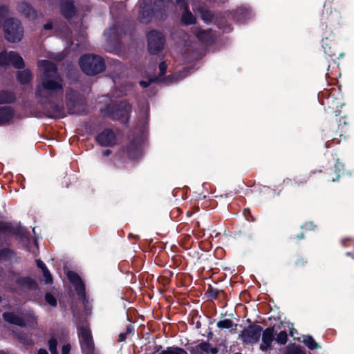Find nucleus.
I'll use <instances>...</instances> for the list:
<instances>
[{"label": "nucleus", "mask_w": 354, "mask_h": 354, "mask_svg": "<svg viewBox=\"0 0 354 354\" xmlns=\"http://www.w3.org/2000/svg\"><path fill=\"white\" fill-rule=\"evenodd\" d=\"M67 277L69 281L73 285L79 299L84 301L86 299V288L80 276L74 271H68Z\"/></svg>", "instance_id": "f3484780"}, {"label": "nucleus", "mask_w": 354, "mask_h": 354, "mask_svg": "<svg viewBox=\"0 0 354 354\" xmlns=\"http://www.w3.org/2000/svg\"><path fill=\"white\" fill-rule=\"evenodd\" d=\"M12 64L17 69H22L25 63L22 57L15 51L7 52L6 50L0 53V66H6Z\"/></svg>", "instance_id": "ddd939ff"}, {"label": "nucleus", "mask_w": 354, "mask_h": 354, "mask_svg": "<svg viewBox=\"0 0 354 354\" xmlns=\"http://www.w3.org/2000/svg\"><path fill=\"white\" fill-rule=\"evenodd\" d=\"M157 1H158L159 3H161L164 0H156Z\"/></svg>", "instance_id": "774afa93"}, {"label": "nucleus", "mask_w": 354, "mask_h": 354, "mask_svg": "<svg viewBox=\"0 0 354 354\" xmlns=\"http://www.w3.org/2000/svg\"><path fill=\"white\" fill-rule=\"evenodd\" d=\"M193 32L197 39L203 43H208L211 40L210 33L208 30L198 28Z\"/></svg>", "instance_id": "2f4dec72"}, {"label": "nucleus", "mask_w": 354, "mask_h": 354, "mask_svg": "<svg viewBox=\"0 0 354 354\" xmlns=\"http://www.w3.org/2000/svg\"><path fill=\"white\" fill-rule=\"evenodd\" d=\"M274 340V327H268L262 334L263 344L260 345V349L262 351H266L271 347V344Z\"/></svg>", "instance_id": "412c9836"}, {"label": "nucleus", "mask_w": 354, "mask_h": 354, "mask_svg": "<svg viewBox=\"0 0 354 354\" xmlns=\"http://www.w3.org/2000/svg\"><path fill=\"white\" fill-rule=\"evenodd\" d=\"M37 354H48V353L45 348H39Z\"/></svg>", "instance_id": "0e129e2a"}, {"label": "nucleus", "mask_w": 354, "mask_h": 354, "mask_svg": "<svg viewBox=\"0 0 354 354\" xmlns=\"http://www.w3.org/2000/svg\"><path fill=\"white\" fill-rule=\"evenodd\" d=\"M39 66L42 68L41 83L35 89V97L41 104L49 102L55 95L63 90V80L57 74V65L49 60H41Z\"/></svg>", "instance_id": "f257e3e1"}, {"label": "nucleus", "mask_w": 354, "mask_h": 354, "mask_svg": "<svg viewBox=\"0 0 354 354\" xmlns=\"http://www.w3.org/2000/svg\"><path fill=\"white\" fill-rule=\"evenodd\" d=\"M181 21L184 24L187 26L194 24L196 23V19L191 12L189 7L184 9V12L181 17Z\"/></svg>", "instance_id": "473e14b6"}, {"label": "nucleus", "mask_w": 354, "mask_h": 354, "mask_svg": "<svg viewBox=\"0 0 354 354\" xmlns=\"http://www.w3.org/2000/svg\"><path fill=\"white\" fill-rule=\"evenodd\" d=\"M148 120H149V111H147L145 118L140 119L139 120V123L142 122L143 124H147L148 122Z\"/></svg>", "instance_id": "bf43d9fd"}, {"label": "nucleus", "mask_w": 354, "mask_h": 354, "mask_svg": "<svg viewBox=\"0 0 354 354\" xmlns=\"http://www.w3.org/2000/svg\"><path fill=\"white\" fill-rule=\"evenodd\" d=\"M45 301L51 306L55 307L57 305L56 297L50 292H47L44 296Z\"/></svg>", "instance_id": "79ce46f5"}, {"label": "nucleus", "mask_w": 354, "mask_h": 354, "mask_svg": "<svg viewBox=\"0 0 354 354\" xmlns=\"http://www.w3.org/2000/svg\"><path fill=\"white\" fill-rule=\"evenodd\" d=\"M276 341L281 345L286 344L288 341V335L286 330H281L277 335Z\"/></svg>", "instance_id": "a19ab883"}, {"label": "nucleus", "mask_w": 354, "mask_h": 354, "mask_svg": "<svg viewBox=\"0 0 354 354\" xmlns=\"http://www.w3.org/2000/svg\"><path fill=\"white\" fill-rule=\"evenodd\" d=\"M333 134L339 135V132L335 129H330L328 127H326L322 129L320 133V138L324 142V147L326 148L331 147Z\"/></svg>", "instance_id": "a878e982"}, {"label": "nucleus", "mask_w": 354, "mask_h": 354, "mask_svg": "<svg viewBox=\"0 0 354 354\" xmlns=\"http://www.w3.org/2000/svg\"><path fill=\"white\" fill-rule=\"evenodd\" d=\"M8 15V6H0V26L2 25V23L5 21L6 18Z\"/></svg>", "instance_id": "c03bdc74"}, {"label": "nucleus", "mask_w": 354, "mask_h": 354, "mask_svg": "<svg viewBox=\"0 0 354 354\" xmlns=\"http://www.w3.org/2000/svg\"><path fill=\"white\" fill-rule=\"evenodd\" d=\"M201 315H198V313H194L192 316V318L189 321V324L192 325H195L196 328L199 329L201 327V322L200 321Z\"/></svg>", "instance_id": "37998d69"}, {"label": "nucleus", "mask_w": 354, "mask_h": 354, "mask_svg": "<svg viewBox=\"0 0 354 354\" xmlns=\"http://www.w3.org/2000/svg\"><path fill=\"white\" fill-rule=\"evenodd\" d=\"M162 346L161 345H156L154 348L155 352H159V351L161 352V351H162Z\"/></svg>", "instance_id": "69168bd1"}, {"label": "nucleus", "mask_w": 354, "mask_h": 354, "mask_svg": "<svg viewBox=\"0 0 354 354\" xmlns=\"http://www.w3.org/2000/svg\"><path fill=\"white\" fill-rule=\"evenodd\" d=\"M322 47L324 53L330 57L333 62H335L339 57L344 55L343 52L339 51L337 43L330 37H325L322 40Z\"/></svg>", "instance_id": "2eb2a0df"}, {"label": "nucleus", "mask_w": 354, "mask_h": 354, "mask_svg": "<svg viewBox=\"0 0 354 354\" xmlns=\"http://www.w3.org/2000/svg\"><path fill=\"white\" fill-rule=\"evenodd\" d=\"M14 115L15 111L11 106L0 107V125L8 124Z\"/></svg>", "instance_id": "b1692460"}, {"label": "nucleus", "mask_w": 354, "mask_h": 354, "mask_svg": "<svg viewBox=\"0 0 354 354\" xmlns=\"http://www.w3.org/2000/svg\"><path fill=\"white\" fill-rule=\"evenodd\" d=\"M111 153V151L110 149H105L102 151L103 156H109Z\"/></svg>", "instance_id": "e2e57ef3"}, {"label": "nucleus", "mask_w": 354, "mask_h": 354, "mask_svg": "<svg viewBox=\"0 0 354 354\" xmlns=\"http://www.w3.org/2000/svg\"><path fill=\"white\" fill-rule=\"evenodd\" d=\"M286 354H306L299 345L291 344L286 350Z\"/></svg>", "instance_id": "58836bf2"}, {"label": "nucleus", "mask_w": 354, "mask_h": 354, "mask_svg": "<svg viewBox=\"0 0 354 354\" xmlns=\"http://www.w3.org/2000/svg\"><path fill=\"white\" fill-rule=\"evenodd\" d=\"M16 100V95L13 91L0 90V104H12Z\"/></svg>", "instance_id": "c85d7f7f"}, {"label": "nucleus", "mask_w": 354, "mask_h": 354, "mask_svg": "<svg viewBox=\"0 0 354 354\" xmlns=\"http://www.w3.org/2000/svg\"><path fill=\"white\" fill-rule=\"evenodd\" d=\"M160 80V77H153V78H150L149 80H148L147 81H145V80H140L139 82V84L140 86H141L142 88H147L149 87L152 83L153 82H159Z\"/></svg>", "instance_id": "49530a36"}, {"label": "nucleus", "mask_w": 354, "mask_h": 354, "mask_svg": "<svg viewBox=\"0 0 354 354\" xmlns=\"http://www.w3.org/2000/svg\"><path fill=\"white\" fill-rule=\"evenodd\" d=\"M125 151L130 159H136L140 156V145L133 140L126 147Z\"/></svg>", "instance_id": "393cba45"}, {"label": "nucleus", "mask_w": 354, "mask_h": 354, "mask_svg": "<svg viewBox=\"0 0 354 354\" xmlns=\"http://www.w3.org/2000/svg\"><path fill=\"white\" fill-rule=\"evenodd\" d=\"M17 313L18 314L16 315L13 312H4L2 314V318L6 322L20 327H26L27 325L36 323V319L33 313L22 311Z\"/></svg>", "instance_id": "6e6552de"}, {"label": "nucleus", "mask_w": 354, "mask_h": 354, "mask_svg": "<svg viewBox=\"0 0 354 354\" xmlns=\"http://www.w3.org/2000/svg\"><path fill=\"white\" fill-rule=\"evenodd\" d=\"M66 106L69 114H82L86 108V102L84 98L74 91L67 93L66 95Z\"/></svg>", "instance_id": "9d476101"}, {"label": "nucleus", "mask_w": 354, "mask_h": 354, "mask_svg": "<svg viewBox=\"0 0 354 354\" xmlns=\"http://www.w3.org/2000/svg\"><path fill=\"white\" fill-rule=\"evenodd\" d=\"M176 4L180 6V9H185L189 6L185 0H176Z\"/></svg>", "instance_id": "5fc2aeb1"}, {"label": "nucleus", "mask_w": 354, "mask_h": 354, "mask_svg": "<svg viewBox=\"0 0 354 354\" xmlns=\"http://www.w3.org/2000/svg\"><path fill=\"white\" fill-rule=\"evenodd\" d=\"M71 348V347L69 344L63 345L62 348V354H69Z\"/></svg>", "instance_id": "6e6d98bb"}, {"label": "nucleus", "mask_w": 354, "mask_h": 354, "mask_svg": "<svg viewBox=\"0 0 354 354\" xmlns=\"http://www.w3.org/2000/svg\"><path fill=\"white\" fill-rule=\"evenodd\" d=\"M5 38L11 43H17L21 40L24 28L21 22L15 18L7 19L3 25Z\"/></svg>", "instance_id": "423d86ee"}, {"label": "nucleus", "mask_w": 354, "mask_h": 354, "mask_svg": "<svg viewBox=\"0 0 354 354\" xmlns=\"http://www.w3.org/2000/svg\"><path fill=\"white\" fill-rule=\"evenodd\" d=\"M81 70L87 75L93 76L105 71L104 59L95 54H84L79 59Z\"/></svg>", "instance_id": "20e7f679"}, {"label": "nucleus", "mask_w": 354, "mask_h": 354, "mask_svg": "<svg viewBox=\"0 0 354 354\" xmlns=\"http://www.w3.org/2000/svg\"><path fill=\"white\" fill-rule=\"evenodd\" d=\"M316 227V225L312 221L306 222L304 225H301V228L306 230H314Z\"/></svg>", "instance_id": "8fccbe9b"}, {"label": "nucleus", "mask_w": 354, "mask_h": 354, "mask_svg": "<svg viewBox=\"0 0 354 354\" xmlns=\"http://www.w3.org/2000/svg\"><path fill=\"white\" fill-rule=\"evenodd\" d=\"M164 8L157 4L153 3L151 0H142L140 3V10L138 15V20L140 23L148 24L152 17L156 15H162L164 13Z\"/></svg>", "instance_id": "39448f33"}, {"label": "nucleus", "mask_w": 354, "mask_h": 354, "mask_svg": "<svg viewBox=\"0 0 354 354\" xmlns=\"http://www.w3.org/2000/svg\"><path fill=\"white\" fill-rule=\"evenodd\" d=\"M43 27L45 30H51V29H53V24L51 22H47L44 24Z\"/></svg>", "instance_id": "680f3d73"}, {"label": "nucleus", "mask_w": 354, "mask_h": 354, "mask_svg": "<svg viewBox=\"0 0 354 354\" xmlns=\"http://www.w3.org/2000/svg\"><path fill=\"white\" fill-rule=\"evenodd\" d=\"M216 326L221 329H229L234 326L232 330H236L237 324H234L233 321L230 319H225L218 322Z\"/></svg>", "instance_id": "e433bc0d"}, {"label": "nucleus", "mask_w": 354, "mask_h": 354, "mask_svg": "<svg viewBox=\"0 0 354 354\" xmlns=\"http://www.w3.org/2000/svg\"><path fill=\"white\" fill-rule=\"evenodd\" d=\"M17 80L22 85L28 84L32 80V74L30 69L26 68L17 73Z\"/></svg>", "instance_id": "c756f323"}, {"label": "nucleus", "mask_w": 354, "mask_h": 354, "mask_svg": "<svg viewBox=\"0 0 354 354\" xmlns=\"http://www.w3.org/2000/svg\"><path fill=\"white\" fill-rule=\"evenodd\" d=\"M18 10L26 18L35 19L37 17L36 10L28 3L23 1L18 4Z\"/></svg>", "instance_id": "4be33fe9"}, {"label": "nucleus", "mask_w": 354, "mask_h": 354, "mask_svg": "<svg viewBox=\"0 0 354 354\" xmlns=\"http://www.w3.org/2000/svg\"><path fill=\"white\" fill-rule=\"evenodd\" d=\"M332 158L329 160L333 165V170L325 169L312 170L308 173L301 174L292 178H287L283 180V185L286 187H302L308 182L315 181L319 178H323L327 181L335 182L339 180L344 171V163L338 157L337 153H331Z\"/></svg>", "instance_id": "f03ea898"}, {"label": "nucleus", "mask_w": 354, "mask_h": 354, "mask_svg": "<svg viewBox=\"0 0 354 354\" xmlns=\"http://www.w3.org/2000/svg\"><path fill=\"white\" fill-rule=\"evenodd\" d=\"M212 333L209 332L207 337H212Z\"/></svg>", "instance_id": "338daca9"}, {"label": "nucleus", "mask_w": 354, "mask_h": 354, "mask_svg": "<svg viewBox=\"0 0 354 354\" xmlns=\"http://www.w3.org/2000/svg\"><path fill=\"white\" fill-rule=\"evenodd\" d=\"M134 333V326L131 324H128L126 326V331L124 333H121L118 335V342H125L129 334Z\"/></svg>", "instance_id": "4c0bfd02"}, {"label": "nucleus", "mask_w": 354, "mask_h": 354, "mask_svg": "<svg viewBox=\"0 0 354 354\" xmlns=\"http://www.w3.org/2000/svg\"><path fill=\"white\" fill-rule=\"evenodd\" d=\"M220 290L217 288H214L212 287H209L207 289V293L208 294V296L211 297L212 299H217L219 295Z\"/></svg>", "instance_id": "de8ad7c7"}, {"label": "nucleus", "mask_w": 354, "mask_h": 354, "mask_svg": "<svg viewBox=\"0 0 354 354\" xmlns=\"http://www.w3.org/2000/svg\"><path fill=\"white\" fill-rule=\"evenodd\" d=\"M28 230L22 227L20 223L15 226L11 221H0V235H3L4 239L11 236L24 239L28 237Z\"/></svg>", "instance_id": "9b49d317"}, {"label": "nucleus", "mask_w": 354, "mask_h": 354, "mask_svg": "<svg viewBox=\"0 0 354 354\" xmlns=\"http://www.w3.org/2000/svg\"><path fill=\"white\" fill-rule=\"evenodd\" d=\"M36 263L37 267L41 269L42 272L43 277L45 279V284H51L53 283V277L46 264L40 259L36 260Z\"/></svg>", "instance_id": "7c9ffc66"}, {"label": "nucleus", "mask_w": 354, "mask_h": 354, "mask_svg": "<svg viewBox=\"0 0 354 354\" xmlns=\"http://www.w3.org/2000/svg\"><path fill=\"white\" fill-rule=\"evenodd\" d=\"M110 32L111 34L114 35V37H115L116 41H120V40L122 39V36L118 31V28L117 27V26L113 25V26H111L110 28Z\"/></svg>", "instance_id": "09e8293b"}, {"label": "nucleus", "mask_w": 354, "mask_h": 354, "mask_svg": "<svg viewBox=\"0 0 354 354\" xmlns=\"http://www.w3.org/2000/svg\"><path fill=\"white\" fill-rule=\"evenodd\" d=\"M49 104V108L46 109L47 116L50 118H62L65 116L64 112V107L55 102H47ZM44 104H46L45 103Z\"/></svg>", "instance_id": "aec40b11"}, {"label": "nucleus", "mask_w": 354, "mask_h": 354, "mask_svg": "<svg viewBox=\"0 0 354 354\" xmlns=\"http://www.w3.org/2000/svg\"><path fill=\"white\" fill-rule=\"evenodd\" d=\"M263 328L257 324H251L245 328L239 335L242 342L245 344H254L259 342Z\"/></svg>", "instance_id": "4468645a"}, {"label": "nucleus", "mask_w": 354, "mask_h": 354, "mask_svg": "<svg viewBox=\"0 0 354 354\" xmlns=\"http://www.w3.org/2000/svg\"><path fill=\"white\" fill-rule=\"evenodd\" d=\"M304 238H305V235H304V232H300L295 236L291 237V239H292L293 241H295L296 242H298V241H301V239H304Z\"/></svg>", "instance_id": "4d7b16f0"}, {"label": "nucleus", "mask_w": 354, "mask_h": 354, "mask_svg": "<svg viewBox=\"0 0 354 354\" xmlns=\"http://www.w3.org/2000/svg\"><path fill=\"white\" fill-rule=\"evenodd\" d=\"M353 241H354V239H351V238L344 239L342 240V245L344 248H348V247H350V246L353 247V243H353Z\"/></svg>", "instance_id": "603ef678"}, {"label": "nucleus", "mask_w": 354, "mask_h": 354, "mask_svg": "<svg viewBox=\"0 0 354 354\" xmlns=\"http://www.w3.org/2000/svg\"><path fill=\"white\" fill-rule=\"evenodd\" d=\"M48 348L51 354H58L57 351V340L55 337H52L48 342Z\"/></svg>", "instance_id": "ea45409f"}, {"label": "nucleus", "mask_w": 354, "mask_h": 354, "mask_svg": "<svg viewBox=\"0 0 354 354\" xmlns=\"http://www.w3.org/2000/svg\"><path fill=\"white\" fill-rule=\"evenodd\" d=\"M17 256V252L12 248L4 247L0 249V262L5 263L12 261Z\"/></svg>", "instance_id": "cd10ccee"}, {"label": "nucleus", "mask_w": 354, "mask_h": 354, "mask_svg": "<svg viewBox=\"0 0 354 354\" xmlns=\"http://www.w3.org/2000/svg\"><path fill=\"white\" fill-rule=\"evenodd\" d=\"M302 342L310 350H315L320 348L319 344L315 342L311 335H304L303 337Z\"/></svg>", "instance_id": "f704fd0d"}, {"label": "nucleus", "mask_w": 354, "mask_h": 354, "mask_svg": "<svg viewBox=\"0 0 354 354\" xmlns=\"http://www.w3.org/2000/svg\"><path fill=\"white\" fill-rule=\"evenodd\" d=\"M201 18L206 22L212 21L214 18V14L209 10H205L201 12Z\"/></svg>", "instance_id": "a18cd8bd"}, {"label": "nucleus", "mask_w": 354, "mask_h": 354, "mask_svg": "<svg viewBox=\"0 0 354 354\" xmlns=\"http://www.w3.org/2000/svg\"><path fill=\"white\" fill-rule=\"evenodd\" d=\"M250 16V10L245 7H239L232 11L233 19L239 23H244Z\"/></svg>", "instance_id": "5701e85b"}, {"label": "nucleus", "mask_w": 354, "mask_h": 354, "mask_svg": "<svg viewBox=\"0 0 354 354\" xmlns=\"http://www.w3.org/2000/svg\"><path fill=\"white\" fill-rule=\"evenodd\" d=\"M159 354H187V352L181 347L174 346L167 347L161 351Z\"/></svg>", "instance_id": "c9c22d12"}, {"label": "nucleus", "mask_w": 354, "mask_h": 354, "mask_svg": "<svg viewBox=\"0 0 354 354\" xmlns=\"http://www.w3.org/2000/svg\"><path fill=\"white\" fill-rule=\"evenodd\" d=\"M165 275L162 277V279H167V283L170 282V279L174 276V272L169 270H164Z\"/></svg>", "instance_id": "864d4df0"}, {"label": "nucleus", "mask_w": 354, "mask_h": 354, "mask_svg": "<svg viewBox=\"0 0 354 354\" xmlns=\"http://www.w3.org/2000/svg\"><path fill=\"white\" fill-rule=\"evenodd\" d=\"M191 354H204V353L209 354H217L218 349L217 347H212L209 342H202L195 347L190 349Z\"/></svg>", "instance_id": "6ab92c4d"}, {"label": "nucleus", "mask_w": 354, "mask_h": 354, "mask_svg": "<svg viewBox=\"0 0 354 354\" xmlns=\"http://www.w3.org/2000/svg\"><path fill=\"white\" fill-rule=\"evenodd\" d=\"M19 340L21 342H22L23 344H27V345H30L31 344V341L29 340L27 337H24V336H20L19 337Z\"/></svg>", "instance_id": "13d9d810"}, {"label": "nucleus", "mask_w": 354, "mask_h": 354, "mask_svg": "<svg viewBox=\"0 0 354 354\" xmlns=\"http://www.w3.org/2000/svg\"><path fill=\"white\" fill-rule=\"evenodd\" d=\"M17 283L20 286L26 287L31 290H36L39 287L36 281L30 277H19L17 280Z\"/></svg>", "instance_id": "bb28decb"}, {"label": "nucleus", "mask_w": 354, "mask_h": 354, "mask_svg": "<svg viewBox=\"0 0 354 354\" xmlns=\"http://www.w3.org/2000/svg\"><path fill=\"white\" fill-rule=\"evenodd\" d=\"M308 263V260L305 257H300V258H298L296 261H295V265L298 267H304V266H306V264Z\"/></svg>", "instance_id": "3c124183"}, {"label": "nucleus", "mask_w": 354, "mask_h": 354, "mask_svg": "<svg viewBox=\"0 0 354 354\" xmlns=\"http://www.w3.org/2000/svg\"><path fill=\"white\" fill-rule=\"evenodd\" d=\"M147 48L150 55H158L164 48L165 38L163 34L156 30L149 32L147 35Z\"/></svg>", "instance_id": "f8f14e48"}, {"label": "nucleus", "mask_w": 354, "mask_h": 354, "mask_svg": "<svg viewBox=\"0 0 354 354\" xmlns=\"http://www.w3.org/2000/svg\"><path fill=\"white\" fill-rule=\"evenodd\" d=\"M131 111V106L126 102L106 105L104 108L100 109V113L104 116L113 120L120 121L127 125L129 121V114Z\"/></svg>", "instance_id": "7ed1b4c3"}, {"label": "nucleus", "mask_w": 354, "mask_h": 354, "mask_svg": "<svg viewBox=\"0 0 354 354\" xmlns=\"http://www.w3.org/2000/svg\"><path fill=\"white\" fill-rule=\"evenodd\" d=\"M337 135L333 134V137H332L333 138L331 139V145L339 142V140H337ZM338 136H342V134L339 133Z\"/></svg>", "instance_id": "052dcab7"}, {"label": "nucleus", "mask_w": 354, "mask_h": 354, "mask_svg": "<svg viewBox=\"0 0 354 354\" xmlns=\"http://www.w3.org/2000/svg\"><path fill=\"white\" fill-rule=\"evenodd\" d=\"M318 98L325 110L336 112L338 108L342 105L340 95L335 88L322 91L319 93Z\"/></svg>", "instance_id": "0eeeda50"}, {"label": "nucleus", "mask_w": 354, "mask_h": 354, "mask_svg": "<svg viewBox=\"0 0 354 354\" xmlns=\"http://www.w3.org/2000/svg\"><path fill=\"white\" fill-rule=\"evenodd\" d=\"M95 140L101 147H113L116 144L117 137L112 129L105 128L95 136Z\"/></svg>", "instance_id": "dca6fc26"}, {"label": "nucleus", "mask_w": 354, "mask_h": 354, "mask_svg": "<svg viewBox=\"0 0 354 354\" xmlns=\"http://www.w3.org/2000/svg\"><path fill=\"white\" fill-rule=\"evenodd\" d=\"M59 10L61 15L68 21L76 15V8L73 0H60Z\"/></svg>", "instance_id": "a211bd4d"}, {"label": "nucleus", "mask_w": 354, "mask_h": 354, "mask_svg": "<svg viewBox=\"0 0 354 354\" xmlns=\"http://www.w3.org/2000/svg\"><path fill=\"white\" fill-rule=\"evenodd\" d=\"M159 71H160V73H159V77H160V80L159 82H172V79H173V77L171 76V75H168L166 77H162V76H164L167 72V64H166L165 62H161L160 64H159Z\"/></svg>", "instance_id": "72a5a7b5"}, {"label": "nucleus", "mask_w": 354, "mask_h": 354, "mask_svg": "<svg viewBox=\"0 0 354 354\" xmlns=\"http://www.w3.org/2000/svg\"><path fill=\"white\" fill-rule=\"evenodd\" d=\"M77 330L82 353L94 354L95 344L89 326H80L77 327Z\"/></svg>", "instance_id": "1a4fd4ad"}]
</instances>
